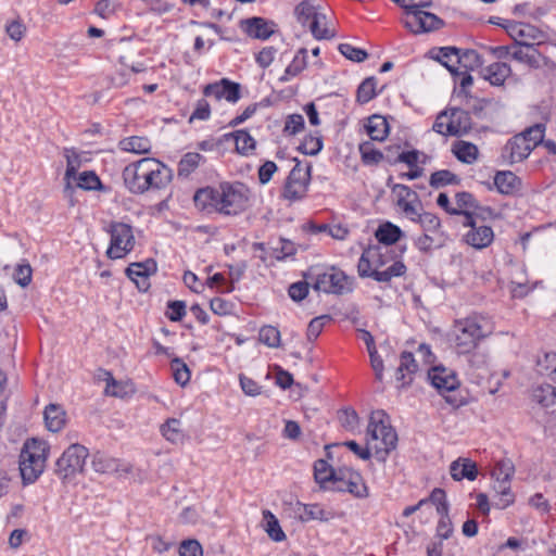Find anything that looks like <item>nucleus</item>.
I'll return each mask as SVG.
<instances>
[{
    "mask_svg": "<svg viewBox=\"0 0 556 556\" xmlns=\"http://www.w3.org/2000/svg\"><path fill=\"white\" fill-rule=\"evenodd\" d=\"M250 191L240 182L220 184L217 188L199 189L193 201L198 208L224 215H237L248 206Z\"/></svg>",
    "mask_w": 556,
    "mask_h": 556,
    "instance_id": "f257e3e1",
    "label": "nucleus"
},
{
    "mask_svg": "<svg viewBox=\"0 0 556 556\" xmlns=\"http://www.w3.org/2000/svg\"><path fill=\"white\" fill-rule=\"evenodd\" d=\"M123 179L131 193L142 194L151 189L167 187L173 179V172L156 159L143 157L124 168Z\"/></svg>",
    "mask_w": 556,
    "mask_h": 556,
    "instance_id": "f03ea898",
    "label": "nucleus"
},
{
    "mask_svg": "<svg viewBox=\"0 0 556 556\" xmlns=\"http://www.w3.org/2000/svg\"><path fill=\"white\" fill-rule=\"evenodd\" d=\"M387 250L378 245L365 249L357 264V271L362 278L370 277L378 282H389L394 277H401L406 271V266L400 261H393L391 265Z\"/></svg>",
    "mask_w": 556,
    "mask_h": 556,
    "instance_id": "7ed1b4c3",
    "label": "nucleus"
},
{
    "mask_svg": "<svg viewBox=\"0 0 556 556\" xmlns=\"http://www.w3.org/2000/svg\"><path fill=\"white\" fill-rule=\"evenodd\" d=\"M493 329L492 320L483 315L476 314L458 320L454 328V342L457 353H470L481 340L493 332Z\"/></svg>",
    "mask_w": 556,
    "mask_h": 556,
    "instance_id": "20e7f679",
    "label": "nucleus"
},
{
    "mask_svg": "<svg viewBox=\"0 0 556 556\" xmlns=\"http://www.w3.org/2000/svg\"><path fill=\"white\" fill-rule=\"evenodd\" d=\"M367 445L372 448L375 457L384 462L389 453L395 448L397 435L391 427L383 410L371 413L366 432Z\"/></svg>",
    "mask_w": 556,
    "mask_h": 556,
    "instance_id": "39448f33",
    "label": "nucleus"
},
{
    "mask_svg": "<svg viewBox=\"0 0 556 556\" xmlns=\"http://www.w3.org/2000/svg\"><path fill=\"white\" fill-rule=\"evenodd\" d=\"M49 445L38 439L27 440L20 455V471L25 483L35 482L43 472Z\"/></svg>",
    "mask_w": 556,
    "mask_h": 556,
    "instance_id": "423d86ee",
    "label": "nucleus"
},
{
    "mask_svg": "<svg viewBox=\"0 0 556 556\" xmlns=\"http://www.w3.org/2000/svg\"><path fill=\"white\" fill-rule=\"evenodd\" d=\"M110 245L106 255L111 260L125 257L135 247L136 240L132 227L122 222H113L108 229Z\"/></svg>",
    "mask_w": 556,
    "mask_h": 556,
    "instance_id": "0eeeda50",
    "label": "nucleus"
},
{
    "mask_svg": "<svg viewBox=\"0 0 556 556\" xmlns=\"http://www.w3.org/2000/svg\"><path fill=\"white\" fill-rule=\"evenodd\" d=\"M88 450L78 443L70 445L55 463V473L62 480L74 478L84 469Z\"/></svg>",
    "mask_w": 556,
    "mask_h": 556,
    "instance_id": "6e6552de",
    "label": "nucleus"
},
{
    "mask_svg": "<svg viewBox=\"0 0 556 556\" xmlns=\"http://www.w3.org/2000/svg\"><path fill=\"white\" fill-rule=\"evenodd\" d=\"M314 288L324 293L343 294L353 289V279L339 268L330 267L317 273Z\"/></svg>",
    "mask_w": 556,
    "mask_h": 556,
    "instance_id": "1a4fd4ad",
    "label": "nucleus"
},
{
    "mask_svg": "<svg viewBox=\"0 0 556 556\" xmlns=\"http://www.w3.org/2000/svg\"><path fill=\"white\" fill-rule=\"evenodd\" d=\"M401 22L415 35L437 30L443 25V21L440 17L424 11V9L404 12Z\"/></svg>",
    "mask_w": 556,
    "mask_h": 556,
    "instance_id": "9d476101",
    "label": "nucleus"
},
{
    "mask_svg": "<svg viewBox=\"0 0 556 556\" xmlns=\"http://www.w3.org/2000/svg\"><path fill=\"white\" fill-rule=\"evenodd\" d=\"M488 217H475L463 225L468 227V231L464 235V241L476 250H483L494 241V231L491 226H486L483 222Z\"/></svg>",
    "mask_w": 556,
    "mask_h": 556,
    "instance_id": "9b49d317",
    "label": "nucleus"
},
{
    "mask_svg": "<svg viewBox=\"0 0 556 556\" xmlns=\"http://www.w3.org/2000/svg\"><path fill=\"white\" fill-rule=\"evenodd\" d=\"M309 180V166L304 167L300 162H298L291 169L285 184L282 193L283 198L292 201L302 199L306 194Z\"/></svg>",
    "mask_w": 556,
    "mask_h": 556,
    "instance_id": "f8f14e48",
    "label": "nucleus"
},
{
    "mask_svg": "<svg viewBox=\"0 0 556 556\" xmlns=\"http://www.w3.org/2000/svg\"><path fill=\"white\" fill-rule=\"evenodd\" d=\"M451 215H463L464 222H468L475 217H492L493 211L479 205L471 193L463 191L455 194Z\"/></svg>",
    "mask_w": 556,
    "mask_h": 556,
    "instance_id": "ddd939ff",
    "label": "nucleus"
},
{
    "mask_svg": "<svg viewBox=\"0 0 556 556\" xmlns=\"http://www.w3.org/2000/svg\"><path fill=\"white\" fill-rule=\"evenodd\" d=\"M337 489L348 491L357 498H366L369 490L362 475L352 468H340L336 476Z\"/></svg>",
    "mask_w": 556,
    "mask_h": 556,
    "instance_id": "4468645a",
    "label": "nucleus"
},
{
    "mask_svg": "<svg viewBox=\"0 0 556 556\" xmlns=\"http://www.w3.org/2000/svg\"><path fill=\"white\" fill-rule=\"evenodd\" d=\"M394 191L397 195V206L408 219L415 223L422 212V204L417 193L405 185H396Z\"/></svg>",
    "mask_w": 556,
    "mask_h": 556,
    "instance_id": "2eb2a0df",
    "label": "nucleus"
},
{
    "mask_svg": "<svg viewBox=\"0 0 556 556\" xmlns=\"http://www.w3.org/2000/svg\"><path fill=\"white\" fill-rule=\"evenodd\" d=\"M506 29L515 41L514 45H541L544 39V34L530 24L513 22L506 26Z\"/></svg>",
    "mask_w": 556,
    "mask_h": 556,
    "instance_id": "dca6fc26",
    "label": "nucleus"
},
{
    "mask_svg": "<svg viewBox=\"0 0 556 556\" xmlns=\"http://www.w3.org/2000/svg\"><path fill=\"white\" fill-rule=\"evenodd\" d=\"M156 269L155 261L148 258L144 262L131 263L126 268V275L140 291H147L150 287L149 277L155 274Z\"/></svg>",
    "mask_w": 556,
    "mask_h": 556,
    "instance_id": "f3484780",
    "label": "nucleus"
},
{
    "mask_svg": "<svg viewBox=\"0 0 556 556\" xmlns=\"http://www.w3.org/2000/svg\"><path fill=\"white\" fill-rule=\"evenodd\" d=\"M203 93L206 97H214L217 100L224 98L230 103H236L240 99V85L223 78L218 83L206 85Z\"/></svg>",
    "mask_w": 556,
    "mask_h": 556,
    "instance_id": "a211bd4d",
    "label": "nucleus"
},
{
    "mask_svg": "<svg viewBox=\"0 0 556 556\" xmlns=\"http://www.w3.org/2000/svg\"><path fill=\"white\" fill-rule=\"evenodd\" d=\"M431 384L441 393L451 392L458 388L459 381L453 370L435 366L428 372Z\"/></svg>",
    "mask_w": 556,
    "mask_h": 556,
    "instance_id": "6ab92c4d",
    "label": "nucleus"
},
{
    "mask_svg": "<svg viewBox=\"0 0 556 556\" xmlns=\"http://www.w3.org/2000/svg\"><path fill=\"white\" fill-rule=\"evenodd\" d=\"M538 45H513L510 56L519 63L529 67H539L545 63V58L536 49Z\"/></svg>",
    "mask_w": 556,
    "mask_h": 556,
    "instance_id": "aec40b11",
    "label": "nucleus"
},
{
    "mask_svg": "<svg viewBox=\"0 0 556 556\" xmlns=\"http://www.w3.org/2000/svg\"><path fill=\"white\" fill-rule=\"evenodd\" d=\"M533 148L528 143L525 136L516 135L507 141L504 147V156L510 163L521 162L531 153Z\"/></svg>",
    "mask_w": 556,
    "mask_h": 556,
    "instance_id": "412c9836",
    "label": "nucleus"
},
{
    "mask_svg": "<svg viewBox=\"0 0 556 556\" xmlns=\"http://www.w3.org/2000/svg\"><path fill=\"white\" fill-rule=\"evenodd\" d=\"M91 466L96 472L103 475H111L118 471H128L122 462L117 458L111 457L110 455L96 452L91 458Z\"/></svg>",
    "mask_w": 556,
    "mask_h": 556,
    "instance_id": "4be33fe9",
    "label": "nucleus"
},
{
    "mask_svg": "<svg viewBox=\"0 0 556 556\" xmlns=\"http://www.w3.org/2000/svg\"><path fill=\"white\" fill-rule=\"evenodd\" d=\"M445 112H448V131L451 136H460L470 129L471 123L468 112L458 108H451Z\"/></svg>",
    "mask_w": 556,
    "mask_h": 556,
    "instance_id": "5701e85b",
    "label": "nucleus"
},
{
    "mask_svg": "<svg viewBox=\"0 0 556 556\" xmlns=\"http://www.w3.org/2000/svg\"><path fill=\"white\" fill-rule=\"evenodd\" d=\"M43 419L49 431L59 432L66 425V412L61 405L51 403L45 408Z\"/></svg>",
    "mask_w": 556,
    "mask_h": 556,
    "instance_id": "b1692460",
    "label": "nucleus"
},
{
    "mask_svg": "<svg viewBox=\"0 0 556 556\" xmlns=\"http://www.w3.org/2000/svg\"><path fill=\"white\" fill-rule=\"evenodd\" d=\"M64 156L66 159V170L64 175L65 187L64 193L66 197H72L74 192V187L72 186V180L76 179V174L78 168L80 167V157L79 154L74 149H65Z\"/></svg>",
    "mask_w": 556,
    "mask_h": 556,
    "instance_id": "393cba45",
    "label": "nucleus"
},
{
    "mask_svg": "<svg viewBox=\"0 0 556 556\" xmlns=\"http://www.w3.org/2000/svg\"><path fill=\"white\" fill-rule=\"evenodd\" d=\"M293 511L296 518H299L303 522H307L309 520H328L330 518V513L326 511L318 504H302L296 502L293 506Z\"/></svg>",
    "mask_w": 556,
    "mask_h": 556,
    "instance_id": "a878e982",
    "label": "nucleus"
},
{
    "mask_svg": "<svg viewBox=\"0 0 556 556\" xmlns=\"http://www.w3.org/2000/svg\"><path fill=\"white\" fill-rule=\"evenodd\" d=\"M104 380L106 381L104 392L106 395L123 399L135 394L136 388L131 381H118L114 379L112 374L109 371H104Z\"/></svg>",
    "mask_w": 556,
    "mask_h": 556,
    "instance_id": "bb28decb",
    "label": "nucleus"
},
{
    "mask_svg": "<svg viewBox=\"0 0 556 556\" xmlns=\"http://www.w3.org/2000/svg\"><path fill=\"white\" fill-rule=\"evenodd\" d=\"M450 472L454 480L460 481L468 479L475 480L478 476L477 465L469 458H462L454 460L450 466Z\"/></svg>",
    "mask_w": 556,
    "mask_h": 556,
    "instance_id": "cd10ccee",
    "label": "nucleus"
},
{
    "mask_svg": "<svg viewBox=\"0 0 556 556\" xmlns=\"http://www.w3.org/2000/svg\"><path fill=\"white\" fill-rule=\"evenodd\" d=\"M160 432L172 444H182L187 439L181 421L177 418H168L161 425Z\"/></svg>",
    "mask_w": 556,
    "mask_h": 556,
    "instance_id": "c85d7f7f",
    "label": "nucleus"
},
{
    "mask_svg": "<svg viewBox=\"0 0 556 556\" xmlns=\"http://www.w3.org/2000/svg\"><path fill=\"white\" fill-rule=\"evenodd\" d=\"M494 186L500 193L510 195L519 191L521 181L513 172H498L494 177Z\"/></svg>",
    "mask_w": 556,
    "mask_h": 556,
    "instance_id": "c756f323",
    "label": "nucleus"
},
{
    "mask_svg": "<svg viewBox=\"0 0 556 556\" xmlns=\"http://www.w3.org/2000/svg\"><path fill=\"white\" fill-rule=\"evenodd\" d=\"M510 66L506 63L496 62L481 71L482 77L494 86H501L510 75Z\"/></svg>",
    "mask_w": 556,
    "mask_h": 556,
    "instance_id": "7c9ffc66",
    "label": "nucleus"
},
{
    "mask_svg": "<svg viewBox=\"0 0 556 556\" xmlns=\"http://www.w3.org/2000/svg\"><path fill=\"white\" fill-rule=\"evenodd\" d=\"M365 129L370 139L375 141H383L389 135V124L381 115L368 117Z\"/></svg>",
    "mask_w": 556,
    "mask_h": 556,
    "instance_id": "2f4dec72",
    "label": "nucleus"
},
{
    "mask_svg": "<svg viewBox=\"0 0 556 556\" xmlns=\"http://www.w3.org/2000/svg\"><path fill=\"white\" fill-rule=\"evenodd\" d=\"M438 62L445 66L452 74H458L460 64V50L454 47H442L433 56Z\"/></svg>",
    "mask_w": 556,
    "mask_h": 556,
    "instance_id": "473e14b6",
    "label": "nucleus"
},
{
    "mask_svg": "<svg viewBox=\"0 0 556 556\" xmlns=\"http://www.w3.org/2000/svg\"><path fill=\"white\" fill-rule=\"evenodd\" d=\"M245 33L257 39H267L273 33V25L262 17H252L244 22Z\"/></svg>",
    "mask_w": 556,
    "mask_h": 556,
    "instance_id": "72a5a7b5",
    "label": "nucleus"
},
{
    "mask_svg": "<svg viewBox=\"0 0 556 556\" xmlns=\"http://www.w3.org/2000/svg\"><path fill=\"white\" fill-rule=\"evenodd\" d=\"M307 66V50L301 48L294 55L291 63L286 67L282 76L279 77L280 83H287L293 77H296Z\"/></svg>",
    "mask_w": 556,
    "mask_h": 556,
    "instance_id": "f704fd0d",
    "label": "nucleus"
},
{
    "mask_svg": "<svg viewBox=\"0 0 556 556\" xmlns=\"http://www.w3.org/2000/svg\"><path fill=\"white\" fill-rule=\"evenodd\" d=\"M452 152L459 162L465 164H473L479 155L477 146L464 140L455 142Z\"/></svg>",
    "mask_w": 556,
    "mask_h": 556,
    "instance_id": "c9c22d12",
    "label": "nucleus"
},
{
    "mask_svg": "<svg viewBox=\"0 0 556 556\" xmlns=\"http://www.w3.org/2000/svg\"><path fill=\"white\" fill-rule=\"evenodd\" d=\"M235 140L236 150L242 155H250L256 148L255 139L247 130H236L225 136Z\"/></svg>",
    "mask_w": 556,
    "mask_h": 556,
    "instance_id": "e433bc0d",
    "label": "nucleus"
},
{
    "mask_svg": "<svg viewBox=\"0 0 556 556\" xmlns=\"http://www.w3.org/2000/svg\"><path fill=\"white\" fill-rule=\"evenodd\" d=\"M493 491L497 496V500L494 503L496 508L505 509L515 502V495L511 491L510 482H493Z\"/></svg>",
    "mask_w": 556,
    "mask_h": 556,
    "instance_id": "4c0bfd02",
    "label": "nucleus"
},
{
    "mask_svg": "<svg viewBox=\"0 0 556 556\" xmlns=\"http://www.w3.org/2000/svg\"><path fill=\"white\" fill-rule=\"evenodd\" d=\"M402 235L401 228L390 222L380 225L375 232L377 240L386 245L394 244Z\"/></svg>",
    "mask_w": 556,
    "mask_h": 556,
    "instance_id": "58836bf2",
    "label": "nucleus"
},
{
    "mask_svg": "<svg viewBox=\"0 0 556 556\" xmlns=\"http://www.w3.org/2000/svg\"><path fill=\"white\" fill-rule=\"evenodd\" d=\"M320 14L313 0H303L295 8L296 20L303 26H308Z\"/></svg>",
    "mask_w": 556,
    "mask_h": 556,
    "instance_id": "ea45409f",
    "label": "nucleus"
},
{
    "mask_svg": "<svg viewBox=\"0 0 556 556\" xmlns=\"http://www.w3.org/2000/svg\"><path fill=\"white\" fill-rule=\"evenodd\" d=\"M307 27L317 40L332 39L336 36L334 28L328 26L327 17L324 13L315 17Z\"/></svg>",
    "mask_w": 556,
    "mask_h": 556,
    "instance_id": "a19ab883",
    "label": "nucleus"
},
{
    "mask_svg": "<svg viewBox=\"0 0 556 556\" xmlns=\"http://www.w3.org/2000/svg\"><path fill=\"white\" fill-rule=\"evenodd\" d=\"M72 186L80 188L83 190H103L104 187L94 172L86 170L80 174H76V179L72 180Z\"/></svg>",
    "mask_w": 556,
    "mask_h": 556,
    "instance_id": "79ce46f5",
    "label": "nucleus"
},
{
    "mask_svg": "<svg viewBox=\"0 0 556 556\" xmlns=\"http://www.w3.org/2000/svg\"><path fill=\"white\" fill-rule=\"evenodd\" d=\"M119 144L124 151L136 154L149 153L151 150V142L144 137H129L122 140Z\"/></svg>",
    "mask_w": 556,
    "mask_h": 556,
    "instance_id": "37998d69",
    "label": "nucleus"
},
{
    "mask_svg": "<svg viewBox=\"0 0 556 556\" xmlns=\"http://www.w3.org/2000/svg\"><path fill=\"white\" fill-rule=\"evenodd\" d=\"M362 162L365 165L372 166L379 164L383 160V154L376 149L370 141H364L358 146Z\"/></svg>",
    "mask_w": 556,
    "mask_h": 556,
    "instance_id": "c03bdc74",
    "label": "nucleus"
},
{
    "mask_svg": "<svg viewBox=\"0 0 556 556\" xmlns=\"http://www.w3.org/2000/svg\"><path fill=\"white\" fill-rule=\"evenodd\" d=\"M202 160L203 156L197 152L185 154L178 164V176L188 177L198 168Z\"/></svg>",
    "mask_w": 556,
    "mask_h": 556,
    "instance_id": "a18cd8bd",
    "label": "nucleus"
},
{
    "mask_svg": "<svg viewBox=\"0 0 556 556\" xmlns=\"http://www.w3.org/2000/svg\"><path fill=\"white\" fill-rule=\"evenodd\" d=\"M515 472L514 464L510 459H502L496 463L492 470L493 482H511Z\"/></svg>",
    "mask_w": 556,
    "mask_h": 556,
    "instance_id": "49530a36",
    "label": "nucleus"
},
{
    "mask_svg": "<svg viewBox=\"0 0 556 556\" xmlns=\"http://www.w3.org/2000/svg\"><path fill=\"white\" fill-rule=\"evenodd\" d=\"M314 476L318 483L333 481L336 483L337 471L326 460L318 459L314 465Z\"/></svg>",
    "mask_w": 556,
    "mask_h": 556,
    "instance_id": "de8ad7c7",
    "label": "nucleus"
},
{
    "mask_svg": "<svg viewBox=\"0 0 556 556\" xmlns=\"http://www.w3.org/2000/svg\"><path fill=\"white\" fill-rule=\"evenodd\" d=\"M258 338L262 343L267 345L268 348H278L280 346V331L270 325L263 326L260 329Z\"/></svg>",
    "mask_w": 556,
    "mask_h": 556,
    "instance_id": "09e8293b",
    "label": "nucleus"
},
{
    "mask_svg": "<svg viewBox=\"0 0 556 556\" xmlns=\"http://www.w3.org/2000/svg\"><path fill=\"white\" fill-rule=\"evenodd\" d=\"M264 520L266 521V532L269 538L276 542H280L286 538V534L281 530L277 518L269 511H263Z\"/></svg>",
    "mask_w": 556,
    "mask_h": 556,
    "instance_id": "8fccbe9b",
    "label": "nucleus"
},
{
    "mask_svg": "<svg viewBox=\"0 0 556 556\" xmlns=\"http://www.w3.org/2000/svg\"><path fill=\"white\" fill-rule=\"evenodd\" d=\"M429 182L433 188H441L447 185H457L459 179L452 172L442 169L431 174Z\"/></svg>",
    "mask_w": 556,
    "mask_h": 556,
    "instance_id": "3c124183",
    "label": "nucleus"
},
{
    "mask_svg": "<svg viewBox=\"0 0 556 556\" xmlns=\"http://www.w3.org/2000/svg\"><path fill=\"white\" fill-rule=\"evenodd\" d=\"M533 397L542 406L548 407L555 403V388L551 384L540 386L534 390Z\"/></svg>",
    "mask_w": 556,
    "mask_h": 556,
    "instance_id": "603ef678",
    "label": "nucleus"
},
{
    "mask_svg": "<svg viewBox=\"0 0 556 556\" xmlns=\"http://www.w3.org/2000/svg\"><path fill=\"white\" fill-rule=\"evenodd\" d=\"M417 370V364L412 353L403 352L401 354L400 366L396 371L397 380H404L407 375L414 374Z\"/></svg>",
    "mask_w": 556,
    "mask_h": 556,
    "instance_id": "864d4df0",
    "label": "nucleus"
},
{
    "mask_svg": "<svg viewBox=\"0 0 556 556\" xmlns=\"http://www.w3.org/2000/svg\"><path fill=\"white\" fill-rule=\"evenodd\" d=\"M415 223H418L425 232H437L441 227L439 217L430 212H421Z\"/></svg>",
    "mask_w": 556,
    "mask_h": 556,
    "instance_id": "5fc2aeb1",
    "label": "nucleus"
},
{
    "mask_svg": "<svg viewBox=\"0 0 556 556\" xmlns=\"http://www.w3.org/2000/svg\"><path fill=\"white\" fill-rule=\"evenodd\" d=\"M174 379L180 386H186L190 380V370L188 366L179 358H175L170 364Z\"/></svg>",
    "mask_w": 556,
    "mask_h": 556,
    "instance_id": "6e6d98bb",
    "label": "nucleus"
},
{
    "mask_svg": "<svg viewBox=\"0 0 556 556\" xmlns=\"http://www.w3.org/2000/svg\"><path fill=\"white\" fill-rule=\"evenodd\" d=\"M331 320V317L329 315H321L318 317L313 318L307 327V340L308 341H315L318 336L321 333L325 325Z\"/></svg>",
    "mask_w": 556,
    "mask_h": 556,
    "instance_id": "4d7b16f0",
    "label": "nucleus"
},
{
    "mask_svg": "<svg viewBox=\"0 0 556 556\" xmlns=\"http://www.w3.org/2000/svg\"><path fill=\"white\" fill-rule=\"evenodd\" d=\"M376 81L374 78H366L357 89V101L367 103L376 96Z\"/></svg>",
    "mask_w": 556,
    "mask_h": 556,
    "instance_id": "13d9d810",
    "label": "nucleus"
},
{
    "mask_svg": "<svg viewBox=\"0 0 556 556\" xmlns=\"http://www.w3.org/2000/svg\"><path fill=\"white\" fill-rule=\"evenodd\" d=\"M338 49L342 55L354 62H363L368 56L365 50L355 48L350 43H340Z\"/></svg>",
    "mask_w": 556,
    "mask_h": 556,
    "instance_id": "bf43d9fd",
    "label": "nucleus"
},
{
    "mask_svg": "<svg viewBox=\"0 0 556 556\" xmlns=\"http://www.w3.org/2000/svg\"><path fill=\"white\" fill-rule=\"evenodd\" d=\"M544 130L545 128L542 124H536L519 134V136H525L528 143L534 149L540 142H542L544 138Z\"/></svg>",
    "mask_w": 556,
    "mask_h": 556,
    "instance_id": "052dcab7",
    "label": "nucleus"
},
{
    "mask_svg": "<svg viewBox=\"0 0 556 556\" xmlns=\"http://www.w3.org/2000/svg\"><path fill=\"white\" fill-rule=\"evenodd\" d=\"M33 269L28 263L18 264L15 268L13 278L21 287H27L31 281Z\"/></svg>",
    "mask_w": 556,
    "mask_h": 556,
    "instance_id": "680f3d73",
    "label": "nucleus"
},
{
    "mask_svg": "<svg viewBox=\"0 0 556 556\" xmlns=\"http://www.w3.org/2000/svg\"><path fill=\"white\" fill-rule=\"evenodd\" d=\"M460 64L469 70H475L482 66L483 60L480 54L475 50L460 51Z\"/></svg>",
    "mask_w": 556,
    "mask_h": 556,
    "instance_id": "e2e57ef3",
    "label": "nucleus"
},
{
    "mask_svg": "<svg viewBox=\"0 0 556 556\" xmlns=\"http://www.w3.org/2000/svg\"><path fill=\"white\" fill-rule=\"evenodd\" d=\"M186 315V304L182 301H172L167 304L166 316L172 321H179Z\"/></svg>",
    "mask_w": 556,
    "mask_h": 556,
    "instance_id": "0e129e2a",
    "label": "nucleus"
},
{
    "mask_svg": "<svg viewBox=\"0 0 556 556\" xmlns=\"http://www.w3.org/2000/svg\"><path fill=\"white\" fill-rule=\"evenodd\" d=\"M180 556H202L203 549L197 540H186L179 546Z\"/></svg>",
    "mask_w": 556,
    "mask_h": 556,
    "instance_id": "69168bd1",
    "label": "nucleus"
},
{
    "mask_svg": "<svg viewBox=\"0 0 556 556\" xmlns=\"http://www.w3.org/2000/svg\"><path fill=\"white\" fill-rule=\"evenodd\" d=\"M279 247H275L274 257L278 261L285 260L288 256H291L295 253L294 244L289 240H280L278 242Z\"/></svg>",
    "mask_w": 556,
    "mask_h": 556,
    "instance_id": "338daca9",
    "label": "nucleus"
},
{
    "mask_svg": "<svg viewBox=\"0 0 556 556\" xmlns=\"http://www.w3.org/2000/svg\"><path fill=\"white\" fill-rule=\"evenodd\" d=\"M538 366L541 374H556V354H545L544 359L538 361Z\"/></svg>",
    "mask_w": 556,
    "mask_h": 556,
    "instance_id": "774afa93",
    "label": "nucleus"
}]
</instances>
